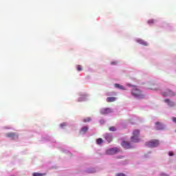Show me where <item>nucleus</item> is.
Masks as SVG:
<instances>
[{
    "mask_svg": "<svg viewBox=\"0 0 176 176\" xmlns=\"http://www.w3.org/2000/svg\"><path fill=\"white\" fill-rule=\"evenodd\" d=\"M131 94L133 97H135V98H144L145 97L141 90L135 87L133 88L131 90Z\"/></svg>",
    "mask_w": 176,
    "mask_h": 176,
    "instance_id": "nucleus-1",
    "label": "nucleus"
},
{
    "mask_svg": "<svg viewBox=\"0 0 176 176\" xmlns=\"http://www.w3.org/2000/svg\"><path fill=\"white\" fill-rule=\"evenodd\" d=\"M146 146H148V148H156V146H159V140H151L146 143Z\"/></svg>",
    "mask_w": 176,
    "mask_h": 176,
    "instance_id": "nucleus-2",
    "label": "nucleus"
},
{
    "mask_svg": "<svg viewBox=\"0 0 176 176\" xmlns=\"http://www.w3.org/2000/svg\"><path fill=\"white\" fill-rule=\"evenodd\" d=\"M119 152H120V149L115 147L107 150L106 153L107 155H116V153H119Z\"/></svg>",
    "mask_w": 176,
    "mask_h": 176,
    "instance_id": "nucleus-3",
    "label": "nucleus"
},
{
    "mask_svg": "<svg viewBox=\"0 0 176 176\" xmlns=\"http://www.w3.org/2000/svg\"><path fill=\"white\" fill-rule=\"evenodd\" d=\"M162 96L164 97H173L175 96V94H174V92H173V91L167 89L166 91L162 92Z\"/></svg>",
    "mask_w": 176,
    "mask_h": 176,
    "instance_id": "nucleus-4",
    "label": "nucleus"
},
{
    "mask_svg": "<svg viewBox=\"0 0 176 176\" xmlns=\"http://www.w3.org/2000/svg\"><path fill=\"white\" fill-rule=\"evenodd\" d=\"M6 137H8V138H10V140H18L19 139V135H17L14 133H6Z\"/></svg>",
    "mask_w": 176,
    "mask_h": 176,
    "instance_id": "nucleus-5",
    "label": "nucleus"
},
{
    "mask_svg": "<svg viewBox=\"0 0 176 176\" xmlns=\"http://www.w3.org/2000/svg\"><path fill=\"white\" fill-rule=\"evenodd\" d=\"M112 109L111 108H104L100 110L102 115H108V113H112Z\"/></svg>",
    "mask_w": 176,
    "mask_h": 176,
    "instance_id": "nucleus-6",
    "label": "nucleus"
},
{
    "mask_svg": "<svg viewBox=\"0 0 176 176\" xmlns=\"http://www.w3.org/2000/svg\"><path fill=\"white\" fill-rule=\"evenodd\" d=\"M155 128L156 130H164V125H163V124H162V122H155Z\"/></svg>",
    "mask_w": 176,
    "mask_h": 176,
    "instance_id": "nucleus-7",
    "label": "nucleus"
},
{
    "mask_svg": "<svg viewBox=\"0 0 176 176\" xmlns=\"http://www.w3.org/2000/svg\"><path fill=\"white\" fill-rule=\"evenodd\" d=\"M121 145L125 149H130V148H132L131 144L129 142H127L126 141L122 142Z\"/></svg>",
    "mask_w": 176,
    "mask_h": 176,
    "instance_id": "nucleus-8",
    "label": "nucleus"
},
{
    "mask_svg": "<svg viewBox=\"0 0 176 176\" xmlns=\"http://www.w3.org/2000/svg\"><path fill=\"white\" fill-rule=\"evenodd\" d=\"M104 137L105 140H107L108 142H111L112 140H113L112 135L109 134V133L104 134Z\"/></svg>",
    "mask_w": 176,
    "mask_h": 176,
    "instance_id": "nucleus-9",
    "label": "nucleus"
},
{
    "mask_svg": "<svg viewBox=\"0 0 176 176\" xmlns=\"http://www.w3.org/2000/svg\"><path fill=\"white\" fill-rule=\"evenodd\" d=\"M164 102H166L169 107H174L175 105V103L174 102L170 100V99H165Z\"/></svg>",
    "mask_w": 176,
    "mask_h": 176,
    "instance_id": "nucleus-10",
    "label": "nucleus"
},
{
    "mask_svg": "<svg viewBox=\"0 0 176 176\" xmlns=\"http://www.w3.org/2000/svg\"><path fill=\"white\" fill-rule=\"evenodd\" d=\"M136 42H138V43H140V45H143V46H148V43L142 39H137Z\"/></svg>",
    "mask_w": 176,
    "mask_h": 176,
    "instance_id": "nucleus-11",
    "label": "nucleus"
},
{
    "mask_svg": "<svg viewBox=\"0 0 176 176\" xmlns=\"http://www.w3.org/2000/svg\"><path fill=\"white\" fill-rule=\"evenodd\" d=\"M131 142H140V138L135 135H132V137L131 138Z\"/></svg>",
    "mask_w": 176,
    "mask_h": 176,
    "instance_id": "nucleus-12",
    "label": "nucleus"
},
{
    "mask_svg": "<svg viewBox=\"0 0 176 176\" xmlns=\"http://www.w3.org/2000/svg\"><path fill=\"white\" fill-rule=\"evenodd\" d=\"M106 101L107 102H113V101H116V97H108L106 99Z\"/></svg>",
    "mask_w": 176,
    "mask_h": 176,
    "instance_id": "nucleus-13",
    "label": "nucleus"
},
{
    "mask_svg": "<svg viewBox=\"0 0 176 176\" xmlns=\"http://www.w3.org/2000/svg\"><path fill=\"white\" fill-rule=\"evenodd\" d=\"M133 135H135V137L139 138V137H140V130H138V129H135V130L133 131Z\"/></svg>",
    "mask_w": 176,
    "mask_h": 176,
    "instance_id": "nucleus-14",
    "label": "nucleus"
},
{
    "mask_svg": "<svg viewBox=\"0 0 176 176\" xmlns=\"http://www.w3.org/2000/svg\"><path fill=\"white\" fill-rule=\"evenodd\" d=\"M114 86L117 89H120V90H126V89H124V87H123V85H122L120 84H115Z\"/></svg>",
    "mask_w": 176,
    "mask_h": 176,
    "instance_id": "nucleus-15",
    "label": "nucleus"
},
{
    "mask_svg": "<svg viewBox=\"0 0 176 176\" xmlns=\"http://www.w3.org/2000/svg\"><path fill=\"white\" fill-rule=\"evenodd\" d=\"M33 176H45L46 173H34Z\"/></svg>",
    "mask_w": 176,
    "mask_h": 176,
    "instance_id": "nucleus-16",
    "label": "nucleus"
},
{
    "mask_svg": "<svg viewBox=\"0 0 176 176\" xmlns=\"http://www.w3.org/2000/svg\"><path fill=\"white\" fill-rule=\"evenodd\" d=\"M86 100V95H82L79 99L78 101H85Z\"/></svg>",
    "mask_w": 176,
    "mask_h": 176,
    "instance_id": "nucleus-17",
    "label": "nucleus"
},
{
    "mask_svg": "<svg viewBox=\"0 0 176 176\" xmlns=\"http://www.w3.org/2000/svg\"><path fill=\"white\" fill-rule=\"evenodd\" d=\"M102 142H104V141L102 140V138H98L96 140V144H98V145H100V144H102Z\"/></svg>",
    "mask_w": 176,
    "mask_h": 176,
    "instance_id": "nucleus-18",
    "label": "nucleus"
},
{
    "mask_svg": "<svg viewBox=\"0 0 176 176\" xmlns=\"http://www.w3.org/2000/svg\"><path fill=\"white\" fill-rule=\"evenodd\" d=\"M155 85L153 84V83H152V84H151V85H150V87H149V89H150L151 90H156V88L155 87Z\"/></svg>",
    "mask_w": 176,
    "mask_h": 176,
    "instance_id": "nucleus-19",
    "label": "nucleus"
},
{
    "mask_svg": "<svg viewBox=\"0 0 176 176\" xmlns=\"http://www.w3.org/2000/svg\"><path fill=\"white\" fill-rule=\"evenodd\" d=\"M87 130H89V128L87 126H84L81 129V131H82V133H86Z\"/></svg>",
    "mask_w": 176,
    "mask_h": 176,
    "instance_id": "nucleus-20",
    "label": "nucleus"
},
{
    "mask_svg": "<svg viewBox=\"0 0 176 176\" xmlns=\"http://www.w3.org/2000/svg\"><path fill=\"white\" fill-rule=\"evenodd\" d=\"M76 68H77V71H78V72H80L83 69L82 68V65H77Z\"/></svg>",
    "mask_w": 176,
    "mask_h": 176,
    "instance_id": "nucleus-21",
    "label": "nucleus"
},
{
    "mask_svg": "<svg viewBox=\"0 0 176 176\" xmlns=\"http://www.w3.org/2000/svg\"><path fill=\"white\" fill-rule=\"evenodd\" d=\"M109 130L110 131H116V128H115V126H111L109 128Z\"/></svg>",
    "mask_w": 176,
    "mask_h": 176,
    "instance_id": "nucleus-22",
    "label": "nucleus"
},
{
    "mask_svg": "<svg viewBox=\"0 0 176 176\" xmlns=\"http://www.w3.org/2000/svg\"><path fill=\"white\" fill-rule=\"evenodd\" d=\"M90 120H91V119L90 118H87L84 119L83 122H84V123H87V122H90Z\"/></svg>",
    "mask_w": 176,
    "mask_h": 176,
    "instance_id": "nucleus-23",
    "label": "nucleus"
},
{
    "mask_svg": "<svg viewBox=\"0 0 176 176\" xmlns=\"http://www.w3.org/2000/svg\"><path fill=\"white\" fill-rule=\"evenodd\" d=\"M65 126H67V123H65V122H63L60 124V126L61 127V129H64V127H65Z\"/></svg>",
    "mask_w": 176,
    "mask_h": 176,
    "instance_id": "nucleus-24",
    "label": "nucleus"
},
{
    "mask_svg": "<svg viewBox=\"0 0 176 176\" xmlns=\"http://www.w3.org/2000/svg\"><path fill=\"white\" fill-rule=\"evenodd\" d=\"M155 22V21L153 19H151L148 21V24H153V23Z\"/></svg>",
    "mask_w": 176,
    "mask_h": 176,
    "instance_id": "nucleus-25",
    "label": "nucleus"
},
{
    "mask_svg": "<svg viewBox=\"0 0 176 176\" xmlns=\"http://www.w3.org/2000/svg\"><path fill=\"white\" fill-rule=\"evenodd\" d=\"M116 64H118V62H116V61H113L111 63V65H116Z\"/></svg>",
    "mask_w": 176,
    "mask_h": 176,
    "instance_id": "nucleus-26",
    "label": "nucleus"
},
{
    "mask_svg": "<svg viewBox=\"0 0 176 176\" xmlns=\"http://www.w3.org/2000/svg\"><path fill=\"white\" fill-rule=\"evenodd\" d=\"M116 176H126V175L124 173H118Z\"/></svg>",
    "mask_w": 176,
    "mask_h": 176,
    "instance_id": "nucleus-27",
    "label": "nucleus"
},
{
    "mask_svg": "<svg viewBox=\"0 0 176 176\" xmlns=\"http://www.w3.org/2000/svg\"><path fill=\"white\" fill-rule=\"evenodd\" d=\"M169 156H174V153L173 151H170L168 153Z\"/></svg>",
    "mask_w": 176,
    "mask_h": 176,
    "instance_id": "nucleus-28",
    "label": "nucleus"
},
{
    "mask_svg": "<svg viewBox=\"0 0 176 176\" xmlns=\"http://www.w3.org/2000/svg\"><path fill=\"white\" fill-rule=\"evenodd\" d=\"M173 122H174V123H176V117L173 118Z\"/></svg>",
    "mask_w": 176,
    "mask_h": 176,
    "instance_id": "nucleus-29",
    "label": "nucleus"
},
{
    "mask_svg": "<svg viewBox=\"0 0 176 176\" xmlns=\"http://www.w3.org/2000/svg\"><path fill=\"white\" fill-rule=\"evenodd\" d=\"M122 157H123V156H121V157H119V159H122Z\"/></svg>",
    "mask_w": 176,
    "mask_h": 176,
    "instance_id": "nucleus-30",
    "label": "nucleus"
}]
</instances>
